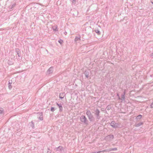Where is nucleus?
<instances>
[{"label": "nucleus", "mask_w": 153, "mask_h": 153, "mask_svg": "<svg viewBox=\"0 0 153 153\" xmlns=\"http://www.w3.org/2000/svg\"><path fill=\"white\" fill-rule=\"evenodd\" d=\"M142 115L140 114L138 115L136 117L137 119H141L142 117Z\"/></svg>", "instance_id": "nucleus-3"}, {"label": "nucleus", "mask_w": 153, "mask_h": 153, "mask_svg": "<svg viewBox=\"0 0 153 153\" xmlns=\"http://www.w3.org/2000/svg\"><path fill=\"white\" fill-rule=\"evenodd\" d=\"M54 108L53 107H51V111H54Z\"/></svg>", "instance_id": "nucleus-7"}, {"label": "nucleus", "mask_w": 153, "mask_h": 153, "mask_svg": "<svg viewBox=\"0 0 153 153\" xmlns=\"http://www.w3.org/2000/svg\"><path fill=\"white\" fill-rule=\"evenodd\" d=\"M143 122H140L138 123H136L135 124V126L136 127H138L141 125H143Z\"/></svg>", "instance_id": "nucleus-2"}, {"label": "nucleus", "mask_w": 153, "mask_h": 153, "mask_svg": "<svg viewBox=\"0 0 153 153\" xmlns=\"http://www.w3.org/2000/svg\"><path fill=\"white\" fill-rule=\"evenodd\" d=\"M57 105H58V106L59 107L60 110L62 111V106L61 105H59L57 103Z\"/></svg>", "instance_id": "nucleus-4"}, {"label": "nucleus", "mask_w": 153, "mask_h": 153, "mask_svg": "<svg viewBox=\"0 0 153 153\" xmlns=\"http://www.w3.org/2000/svg\"><path fill=\"white\" fill-rule=\"evenodd\" d=\"M3 112V111H1V110H0V113H1Z\"/></svg>", "instance_id": "nucleus-9"}, {"label": "nucleus", "mask_w": 153, "mask_h": 153, "mask_svg": "<svg viewBox=\"0 0 153 153\" xmlns=\"http://www.w3.org/2000/svg\"><path fill=\"white\" fill-rule=\"evenodd\" d=\"M83 118H85V116H83Z\"/></svg>", "instance_id": "nucleus-16"}, {"label": "nucleus", "mask_w": 153, "mask_h": 153, "mask_svg": "<svg viewBox=\"0 0 153 153\" xmlns=\"http://www.w3.org/2000/svg\"><path fill=\"white\" fill-rule=\"evenodd\" d=\"M149 56L151 57H153V53H151L149 54Z\"/></svg>", "instance_id": "nucleus-5"}, {"label": "nucleus", "mask_w": 153, "mask_h": 153, "mask_svg": "<svg viewBox=\"0 0 153 153\" xmlns=\"http://www.w3.org/2000/svg\"><path fill=\"white\" fill-rule=\"evenodd\" d=\"M59 43H60L61 44V42L60 41H59Z\"/></svg>", "instance_id": "nucleus-14"}, {"label": "nucleus", "mask_w": 153, "mask_h": 153, "mask_svg": "<svg viewBox=\"0 0 153 153\" xmlns=\"http://www.w3.org/2000/svg\"><path fill=\"white\" fill-rule=\"evenodd\" d=\"M96 32L97 33H99V31H97Z\"/></svg>", "instance_id": "nucleus-11"}, {"label": "nucleus", "mask_w": 153, "mask_h": 153, "mask_svg": "<svg viewBox=\"0 0 153 153\" xmlns=\"http://www.w3.org/2000/svg\"><path fill=\"white\" fill-rule=\"evenodd\" d=\"M112 124H113V122H111V126H113V125H112Z\"/></svg>", "instance_id": "nucleus-13"}, {"label": "nucleus", "mask_w": 153, "mask_h": 153, "mask_svg": "<svg viewBox=\"0 0 153 153\" xmlns=\"http://www.w3.org/2000/svg\"><path fill=\"white\" fill-rule=\"evenodd\" d=\"M53 30H55V31L57 30V26L56 27V28H55V29H54L53 28Z\"/></svg>", "instance_id": "nucleus-8"}, {"label": "nucleus", "mask_w": 153, "mask_h": 153, "mask_svg": "<svg viewBox=\"0 0 153 153\" xmlns=\"http://www.w3.org/2000/svg\"><path fill=\"white\" fill-rule=\"evenodd\" d=\"M60 95H61V94H60V98H63V97H61L60 96Z\"/></svg>", "instance_id": "nucleus-12"}, {"label": "nucleus", "mask_w": 153, "mask_h": 153, "mask_svg": "<svg viewBox=\"0 0 153 153\" xmlns=\"http://www.w3.org/2000/svg\"><path fill=\"white\" fill-rule=\"evenodd\" d=\"M117 148H115V151L117 150Z\"/></svg>", "instance_id": "nucleus-15"}, {"label": "nucleus", "mask_w": 153, "mask_h": 153, "mask_svg": "<svg viewBox=\"0 0 153 153\" xmlns=\"http://www.w3.org/2000/svg\"><path fill=\"white\" fill-rule=\"evenodd\" d=\"M126 94L125 90H124L123 93L121 95V98L120 97L119 95L118 94H117V96L118 97V99L122 100H125V95Z\"/></svg>", "instance_id": "nucleus-1"}, {"label": "nucleus", "mask_w": 153, "mask_h": 153, "mask_svg": "<svg viewBox=\"0 0 153 153\" xmlns=\"http://www.w3.org/2000/svg\"><path fill=\"white\" fill-rule=\"evenodd\" d=\"M151 2L152 4H153V0H151Z\"/></svg>", "instance_id": "nucleus-10"}, {"label": "nucleus", "mask_w": 153, "mask_h": 153, "mask_svg": "<svg viewBox=\"0 0 153 153\" xmlns=\"http://www.w3.org/2000/svg\"><path fill=\"white\" fill-rule=\"evenodd\" d=\"M150 106L151 108H153V102L151 104Z\"/></svg>", "instance_id": "nucleus-6"}]
</instances>
